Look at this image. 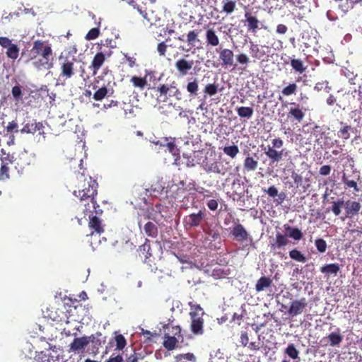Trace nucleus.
Segmentation results:
<instances>
[{
	"label": "nucleus",
	"instance_id": "obj_18",
	"mask_svg": "<svg viewBox=\"0 0 362 362\" xmlns=\"http://www.w3.org/2000/svg\"><path fill=\"white\" fill-rule=\"evenodd\" d=\"M105 59H106V57L103 52L100 51L95 54V55L94 56V57L92 60L91 65H90V68L93 70V75H95L97 74L98 70L103 66Z\"/></svg>",
	"mask_w": 362,
	"mask_h": 362
},
{
	"label": "nucleus",
	"instance_id": "obj_34",
	"mask_svg": "<svg viewBox=\"0 0 362 362\" xmlns=\"http://www.w3.org/2000/svg\"><path fill=\"white\" fill-rule=\"evenodd\" d=\"M165 141L166 143H159V141L156 142V144L157 145H160V146H165L168 149L169 152L171 153L173 155L175 156L176 154H178L179 150L177 149L174 139H171L170 141H168V139L165 138Z\"/></svg>",
	"mask_w": 362,
	"mask_h": 362
},
{
	"label": "nucleus",
	"instance_id": "obj_52",
	"mask_svg": "<svg viewBox=\"0 0 362 362\" xmlns=\"http://www.w3.org/2000/svg\"><path fill=\"white\" fill-rule=\"evenodd\" d=\"M228 274V272L221 269L215 268L213 269L211 276L215 279L225 278Z\"/></svg>",
	"mask_w": 362,
	"mask_h": 362
},
{
	"label": "nucleus",
	"instance_id": "obj_44",
	"mask_svg": "<svg viewBox=\"0 0 362 362\" xmlns=\"http://www.w3.org/2000/svg\"><path fill=\"white\" fill-rule=\"evenodd\" d=\"M298 89V86L296 83H289L287 86L284 87L282 90L281 93L284 96H289L293 94H296Z\"/></svg>",
	"mask_w": 362,
	"mask_h": 362
},
{
	"label": "nucleus",
	"instance_id": "obj_63",
	"mask_svg": "<svg viewBox=\"0 0 362 362\" xmlns=\"http://www.w3.org/2000/svg\"><path fill=\"white\" fill-rule=\"evenodd\" d=\"M206 205L210 210L215 211L218 208V203L215 199H211L207 202Z\"/></svg>",
	"mask_w": 362,
	"mask_h": 362
},
{
	"label": "nucleus",
	"instance_id": "obj_28",
	"mask_svg": "<svg viewBox=\"0 0 362 362\" xmlns=\"http://www.w3.org/2000/svg\"><path fill=\"white\" fill-rule=\"evenodd\" d=\"M250 53L254 59H261L264 55L265 52L259 47V45L250 42Z\"/></svg>",
	"mask_w": 362,
	"mask_h": 362
},
{
	"label": "nucleus",
	"instance_id": "obj_10",
	"mask_svg": "<svg viewBox=\"0 0 362 362\" xmlns=\"http://www.w3.org/2000/svg\"><path fill=\"white\" fill-rule=\"evenodd\" d=\"M288 243L289 240L286 235L277 233L274 242L270 245V250L274 254L283 256V254L279 251V250L286 246Z\"/></svg>",
	"mask_w": 362,
	"mask_h": 362
},
{
	"label": "nucleus",
	"instance_id": "obj_58",
	"mask_svg": "<svg viewBox=\"0 0 362 362\" xmlns=\"http://www.w3.org/2000/svg\"><path fill=\"white\" fill-rule=\"evenodd\" d=\"M264 192H267V194L271 197H275L278 195V189L274 185L269 187L267 189H263Z\"/></svg>",
	"mask_w": 362,
	"mask_h": 362
},
{
	"label": "nucleus",
	"instance_id": "obj_23",
	"mask_svg": "<svg viewBox=\"0 0 362 362\" xmlns=\"http://www.w3.org/2000/svg\"><path fill=\"white\" fill-rule=\"evenodd\" d=\"M187 91L189 95L194 98L197 96L199 91V81L197 78H190L186 85Z\"/></svg>",
	"mask_w": 362,
	"mask_h": 362
},
{
	"label": "nucleus",
	"instance_id": "obj_50",
	"mask_svg": "<svg viewBox=\"0 0 362 362\" xmlns=\"http://www.w3.org/2000/svg\"><path fill=\"white\" fill-rule=\"evenodd\" d=\"M21 132L23 134H35V129H34V120L28 121L25 123L23 127L21 130Z\"/></svg>",
	"mask_w": 362,
	"mask_h": 362
},
{
	"label": "nucleus",
	"instance_id": "obj_9",
	"mask_svg": "<svg viewBox=\"0 0 362 362\" xmlns=\"http://www.w3.org/2000/svg\"><path fill=\"white\" fill-rule=\"evenodd\" d=\"M157 90L160 93V96H167L168 94L169 97H175L178 100L182 99V93L177 88V83L175 81L170 84L160 85L157 88Z\"/></svg>",
	"mask_w": 362,
	"mask_h": 362
},
{
	"label": "nucleus",
	"instance_id": "obj_21",
	"mask_svg": "<svg viewBox=\"0 0 362 362\" xmlns=\"http://www.w3.org/2000/svg\"><path fill=\"white\" fill-rule=\"evenodd\" d=\"M291 105L294 107H291L289 109L288 117L293 118L298 122H300L305 117V112L298 104L291 103Z\"/></svg>",
	"mask_w": 362,
	"mask_h": 362
},
{
	"label": "nucleus",
	"instance_id": "obj_56",
	"mask_svg": "<svg viewBox=\"0 0 362 362\" xmlns=\"http://www.w3.org/2000/svg\"><path fill=\"white\" fill-rule=\"evenodd\" d=\"M237 62L242 65H247L250 63V58L245 53H240L236 55Z\"/></svg>",
	"mask_w": 362,
	"mask_h": 362
},
{
	"label": "nucleus",
	"instance_id": "obj_53",
	"mask_svg": "<svg viewBox=\"0 0 362 362\" xmlns=\"http://www.w3.org/2000/svg\"><path fill=\"white\" fill-rule=\"evenodd\" d=\"M100 35V30L98 28H91L86 35V40H93L96 39Z\"/></svg>",
	"mask_w": 362,
	"mask_h": 362
},
{
	"label": "nucleus",
	"instance_id": "obj_47",
	"mask_svg": "<svg viewBox=\"0 0 362 362\" xmlns=\"http://www.w3.org/2000/svg\"><path fill=\"white\" fill-rule=\"evenodd\" d=\"M218 85L216 83H209L207 84L204 89V93L210 96H213L218 93Z\"/></svg>",
	"mask_w": 362,
	"mask_h": 362
},
{
	"label": "nucleus",
	"instance_id": "obj_2",
	"mask_svg": "<svg viewBox=\"0 0 362 362\" xmlns=\"http://www.w3.org/2000/svg\"><path fill=\"white\" fill-rule=\"evenodd\" d=\"M77 184L76 185V189L73 192L74 195L78 198L85 197L90 200H93V198L98 194V184L97 181L89 175H85V170L82 173L76 174Z\"/></svg>",
	"mask_w": 362,
	"mask_h": 362
},
{
	"label": "nucleus",
	"instance_id": "obj_1",
	"mask_svg": "<svg viewBox=\"0 0 362 362\" xmlns=\"http://www.w3.org/2000/svg\"><path fill=\"white\" fill-rule=\"evenodd\" d=\"M29 59L37 70L52 69L54 66V52L51 44L42 40L34 41Z\"/></svg>",
	"mask_w": 362,
	"mask_h": 362
},
{
	"label": "nucleus",
	"instance_id": "obj_17",
	"mask_svg": "<svg viewBox=\"0 0 362 362\" xmlns=\"http://www.w3.org/2000/svg\"><path fill=\"white\" fill-rule=\"evenodd\" d=\"M90 338L86 336L75 338L69 345V351L79 352L83 350L90 343Z\"/></svg>",
	"mask_w": 362,
	"mask_h": 362
},
{
	"label": "nucleus",
	"instance_id": "obj_41",
	"mask_svg": "<svg viewBox=\"0 0 362 362\" xmlns=\"http://www.w3.org/2000/svg\"><path fill=\"white\" fill-rule=\"evenodd\" d=\"M223 151L225 154H226L231 158H235L238 153H239V148L236 145L225 146L223 148Z\"/></svg>",
	"mask_w": 362,
	"mask_h": 362
},
{
	"label": "nucleus",
	"instance_id": "obj_27",
	"mask_svg": "<svg viewBox=\"0 0 362 362\" xmlns=\"http://www.w3.org/2000/svg\"><path fill=\"white\" fill-rule=\"evenodd\" d=\"M178 340L175 336H169L168 334L164 336L163 346L168 351L175 349Z\"/></svg>",
	"mask_w": 362,
	"mask_h": 362
},
{
	"label": "nucleus",
	"instance_id": "obj_7",
	"mask_svg": "<svg viewBox=\"0 0 362 362\" xmlns=\"http://www.w3.org/2000/svg\"><path fill=\"white\" fill-rule=\"evenodd\" d=\"M78 199L80 200L79 207L85 216L88 214H93V212H95L96 215L103 214V210L100 209V206L97 204L95 198H93V200H90L85 197Z\"/></svg>",
	"mask_w": 362,
	"mask_h": 362
},
{
	"label": "nucleus",
	"instance_id": "obj_60",
	"mask_svg": "<svg viewBox=\"0 0 362 362\" xmlns=\"http://www.w3.org/2000/svg\"><path fill=\"white\" fill-rule=\"evenodd\" d=\"M12 44L11 40L6 37H0V45L4 48H8Z\"/></svg>",
	"mask_w": 362,
	"mask_h": 362
},
{
	"label": "nucleus",
	"instance_id": "obj_30",
	"mask_svg": "<svg viewBox=\"0 0 362 362\" xmlns=\"http://www.w3.org/2000/svg\"><path fill=\"white\" fill-rule=\"evenodd\" d=\"M236 9V1L235 0H223L222 12L226 14L232 13Z\"/></svg>",
	"mask_w": 362,
	"mask_h": 362
},
{
	"label": "nucleus",
	"instance_id": "obj_37",
	"mask_svg": "<svg viewBox=\"0 0 362 362\" xmlns=\"http://www.w3.org/2000/svg\"><path fill=\"white\" fill-rule=\"evenodd\" d=\"M327 338L332 346H338L343 340V336L339 332H332Z\"/></svg>",
	"mask_w": 362,
	"mask_h": 362
},
{
	"label": "nucleus",
	"instance_id": "obj_4",
	"mask_svg": "<svg viewBox=\"0 0 362 362\" xmlns=\"http://www.w3.org/2000/svg\"><path fill=\"white\" fill-rule=\"evenodd\" d=\"M199 163L207 173H213L224 175L227 172V168L224 167L223 164L212 156H205Z\"/></svg>",
	"mask_w": 362,
	"mask_h": 362
},
{
	"label": "nucleus",
	"instance_id": "obj_40",
	"mask_svg": "<svg viewBox=\"0 0 362 362\" xmlns=\"http://www.w3.org/2000/svg\"><path fill=\"white\" fill-rule=\"evenodd\" d=\"M198 35L199 32L197 30H190L187 35V42L189 45L192 47L195 46V43L197 42H199V40L198 39Z\"/></svg>",
	"mask_w": 362,
	"mask_h": 362
},
{
	"label": "nucleus",
	"instance_id": "obj_5",
	"mask_svg": "<svg viewBox=\"0 0 362 362\" xmlns=\"http://www.w3.org/2000/svg\"><path fill=\"white\" fill-rule=\"evenodd\" d=\"M59 61L61 70L59 78L64 80L72 78L76 73L74 64L76 59L74 57H64L62 54L59 57Z\"/></svg>",
	"mask_w": 362,
	"mask_h": 362
},
{
	"label": "nucleus",
	"instance_id": "obj_45",
	"mask_svg": "<svg viewBox=\"0 0 362 362\" xmlns=\"http://www.w3.org/2000/svg\"><path fill=\"white\" fill-rule=\"evenodd\" d=\"M175 360L176 362H183L185 360L194 361H195V356L192 353L177 354L175 356Z\"/></svg>",
	"mask_w": 362,
	"mask_h": 362
},
{
	"label": "nucleus",
	"instance_id": "obj_32",
	"mask_svg": "<svg viewBox=\"0 0 362 362\" xmlns=\"http://www.w3.org/2000/svg\"><path fill=\"white\" fill-rule=\"evenodd\" d=\"M150 241L148 239L146 240L145 243L142 245L139 246V251L144 255V262L146 263L151 262L150 257L152 256V254L150 252Z\"/></svg>",
	"mask_w": 362,
	"mask_h": 362
},
{
	"label": "nucleus",
	"instance_id": "obj_57",
	"mask_svg": "<svg viewBox=\"0 0 362 362\" xmlns=\"http://www.w3.org/2000/svg\"><path fill=\"white\" fill-rule=\"evenodd\" d=\"M1 151L2 153V156L1 157V160L3 164H4L6 163H8V164L12 163L14 161L13 156L10 155L9 153H6V151L4 149L2 148Z\"/></svg>",
	"mask_w": 362,
	"mask_h": 362
},
{
	"label": "nucleus",
	"instance_id": "obj_3",
	"mask_svg": "<svg viewBox=\"0 0 362 362\" xmlns=\"http://www.w3.org/2000/svg\"><path fill=\"white\" fill-rule=\"evenodd\" d=\"M190 312L189 313L191 323L190 329L194 335H202L204 334L203 315L204 312L200 305L194 302H189Z\"/></svg>",
	"mask_w": 362,
	"mask_h": 362
},
{
	"label": "nucleus",
	"instance_id": "obj_62",
	"mask_svg": "<svg viewBox=\"0 0 362 362\" xmlns=\"http://www.w3.org/2000/svg\"><path fill=\"white\" fill-rule=\"evenodd\" d=\"M330 172H331V166L329 165H322L320 168V171H319L320 175H325V176L329 175Z\"/></svg>",
	"mask_w": 362,
	"mask_h": 362
},
{
	"label": "nucleus",
	"instance_id": "obj_12",
	"mask_svg": "<svg viewBox=\"0 0 362 362\" xmlns=\"http://www.w3.org/2000/svg\"><path fill=\"white\" fill-rule=\"evenodd\" d=\"M244 16L245 20H243V22L245 23L247 31L254 34L257 33V30L260 29V21L250 11H245Z\"/></svg>",
	"mask_w": 362,
	"mask_h": 362
},
{
	"label": "nucleus",
	"instance_id": "obj_43",
	"mask_svg": "<svg viewBox=\"0 0 362 362\" xmlns=\"http://www.w3.org/2000/svg\"><path fill=\"white\" fill-rule=\"evenodd\" d=\"M285 354L292 359L298 358L299 351L293 344H289L288 345L287 348L285 349Z\"/></svg>",
	"mask_w": 362,
	"mask_h": 362
},
{
	"label": "nucleus",
	"instance_id": "obj_55",
	"mask_svg": "<svg viewBox=\"0 0 362 362\" xmlns=\"http://www.w3.org/2000/svg\"><path fill=\"white\" fill-rule=\"evenodd\" d=\"M7 165L8 163H6L4 164L2 163L0 168V180H6L9 178V168Z\"/></svg>",
	"mask_w": 362,
	"mask_h": 362
},
{
	"label": "nucleus",
	"instance_id": "obj_59",
	"mask_svg": "<svg viewBox=\"0 0 362 362\" xmlns=\"http://www.w3.org/2000/svg\"><path fill=\"white\" fill-rule=\"evenodd\" d=\"M157 50L160 56H165L167 50V45L164 42L158 45Z\"/></svg>",
	"mask_w": 362,
	"mask_h": 362
},
{
	"label": "nucleus",
	"instance_id": "obj_14",
	"mask_svg": "<svg viewBox=\"0 0 362 362\" xmlns=\"http://www.w3.org/2000/svg\"><path fill=\"white\" fill-rule=\"evenodd\" d=\"M216 51L219 54V59L223 66L228 67L235 66L233 59L234 53L231 49L228 48H219L216 49Z\"/></svg>",
	"mask_w": 362,
	"mask_h": 362
},
{
	"label": "nucleus",
	"instance_id": "obj_46",
	"mask_svg": "<svg viewBox=\"0 0 362 362\" xmlns=\"http://www.w3.org/2000/svg\"><path fill=\"white\" fill-rule=\"evenodd\" d=\"M341 206H344V199H339L337 202H332L331 210L335 216H339L341 212Z\"/></svg>",
	"mask_w": 362,
	"mask_h": 362
},
{
	"label": "nucleus",
	"instance_id": "obj_49",
	"mask_svg": "<svg viewBox=\"0 0 362 362\" xmlns=\"http://www.w3.org/2000/svg\"><path fill=\"white\" fill-rule=\"evenodd\" d=\"M315 245L317 251L320 253H324L327 250V245L326 241L322 238H317L315 241Z\"/></svg>",
	"mask_w": 362,
	"mask_h": 362
},
{
	"label": "nucleus",
	"instance_id": "obj_48",
	"mask_svg": "<svg viewBox=\"0 0 362 362\" xmlns=\"http://www.w3.org/2000/svg\"><path fill=\"white\" fill-rule=\"evenodd\" d=\"M351 129V127L349 125H344L343 128L340 129L338 132V136L344 140H347L350 138L349 131Z\"/></svg>",
	"mask_w": 362,
	"mask_h": 362
},
{
	"label": "nucleus",
	"instance_id": "obj_26",
	"mask_svg": "<svg viewBox=\"0 0 362 362\" xmlns=\"http://www.w3.org/2000/svg\"><path fill=\"white\" fill-rule=\"evenodd\" d=\"M144 230L148 237L152 238H156L158 235V226L151 221L147 222L144 225Z\"/></svg>",
	"mask_w": 362,
	"mask_h": 362
},
{
	"label": "nucleus",
	"instance_id": "obj_6",
	"mask_svg": "<svg viewBox=\"0 0 362 362\" xmlns=\"http://www.w3.org/2000/svg\"><path fill=\"white\" fill-rule=\"evenodd\" d=\"M272 146L268 145L264 148V153L272 163H278L283 158L284 150L277 151L276 149L282 148L284 141L281 138L278 137L272 139Z\"/></svg>",
	"mask_w": 362,
	"mask_h": 362
},
{
	"label": "nucleus",
	"instance_id": "obj_61",
	"mask_svg": "<svg viewBox=\"0 0 362 362\" xmlns=\"http://www.w3.org/2000/svg\"><path fill=\"white\" fill-rule=\"evenodd\" d=\"M240 343L243 346H247L248 345L249 342V337L246 332H243L241 333L240 335Z\"/></svg>",
	"mask_w": 362,
	"mask_h": 362
},
{
	"label": "nucleus",
	"instance_id": "obj_19",
	"mask_svg": "<svg viewBox=\"0 0 362 362\" xmlns=\"http://www.w3.org/2000/svg\"><path fill=\"white\" fill-rule=\"evenodd\" d=\"M89 228L93 230V232L100 235L104 232V228L103 225V221L98 218L96 215H89Z\"/></svg>",
	"mask_w": 362,
	"mask_h": 362
},
{
	"label": "nucleus",
	"instance_id": "obj_33",
	"mask_svg": "<svg viewBox=\"0 0 362 362\" xmlns=\"http://www.w3.org/2000/svg\"><path fill=\"white\" fill-rule=\"evenodd\" d=\"M291 66L296 72L299 74H303L306 70V66L300 59H292L291 60Z\"/></svg>",
	"mask_w": 362,
	"mask_h": 362
},
{
	"label": "nucleus",
	"instance_id": "obj_31",
	"mask_svg": "<svg viewBox=\"0 0 362 362\" xmlns=\"http://www.w3.org/2000/svg\"><path fill=\"white\" fill-rule=\"evenodd\" d=\"M244 169L246 171H255L258 166V161L252 156H247L244 160Z\"/></svg>",
	"mask_w": 362,
	"mask_h": 362
},
{
	"label": "nucleus",
	"instance_id": "obj_13",
	"mask_svg": "<svg viewBox=\"0 0 362 362\" xmlns=\"http://www.w3.org/2000/svg\"><path fill=\"white\" fill-rule=\"evenodd\" d=\"M308 306V301L305 298L294 300L291 303L288 313L292 317L300 315Z\"/></svg>",
	"mask_w": 362,
	"mask_h": 362
},
{
	"label": "nucleus",
	"instance_id": "obj_24",
	"mask_svg": "<svg viewBox=\"0 0 362 362\" xmlns=\"http://www.w3.org/2000/svg\"><path fill=\"white\" fill-rule=\"evenodd\" d=\"M206 40L208 45L216 47L219 45V38L213 28H209L206 32Z\"/></svg>",
	"mask_w": 362,
	"mask_h": 362
},
{
	"label": "nucleus",
	"instance_id": "obj_42",
	"mask_svg": "<svg viewBox=\"0 0 362 362\" xmlns=\"http://www.w3.org/2000/svg\"><path fill=\"white\" fill-rule=\"evenodd\" d=\"M11 93H12L13 100L16 103H18L23 100L22 87L20 85L14 86L12 88Z\"/></svg>",
	"mask_w": 362,
	"mask_h": 362
},
{
	"label": "nucleus",
	"instance_id": "obj_54",
	"mask_svg": "<svg viewBox=\"0 0 362 362\" xmlns=\"http://www.w3.org/2000/svg\"><path fill=\"white\" fill-rule=\"evenodd\" d=\"M117 349L122 350L126 346V339L122 334H118L115 337Z\"/></svg>",
	"mask_w": 362,
	"mask_h": 362
},
{
	"label": "nucleus",
	"instance_id": "obj_25",
	"mask_svg": "<svg viewBox=\"0 0 362 362\" xmlns=\"http://www.w3.org/2000/svg\"><path fill=\"white\" fill-rule=\"evenodd\" d=\"M340 270V267L337 263L326 264L320 267V272L327 276L331 274L337 275Z\"/></svg>",
	"mask_w": 362,
	"mask_h": 362
},
{
	"label": "nucleus",
	"instance_id": "obj_36",
	"mask_svg": "<svg viewBox=\"0 0 362 362\" xmlns=\"http://www.w3.org/2000/svg\"><path fill=\"white\" fill-rule=\"evenodd\" d=\"M130 81L132 82L134 87L139 88L141 90H143L147 85L146 77H139L134 76L132 77Z\"/></svg>",
	"mask_w": 362,
	"mask_h": 362
},
{
	"label": "nucleus",
	"instance_id": "obj_20",
	"mask_svg": "<svg viewBox=\"0 0 362 362\" xmlns=\"http://www.w3.org/2000/svg\"><path fill=\"white\" fill-rule=\"evenodd\" d=\"M235 239L238 241H245L248 238V233L243 225L238 223L234 226L231 231Z\"/></svg>",
	"mask_w": 362,
	"mask_h": 362
},
{
	"label": "nucleus",
	"instance_id": "obj_11",
	"mask_svg": "<svg viewBox=\"0 0 362 362\" xmlns=\"http://www.w3.org/2000/svg\"><path fill=\"white\" fill-rule=\"evenodd\" d=\"M205 216V213L201 210L197 213H192L186 216L184 218L185 226L189 228L198 227L201 225Z\"/></svg>",
	"mask_w": 362,
	"mask_h": 362
},
{
	"label": "nucleus",
	"instance_id": "obj_15",
	"mask_svg": "<svg viewBox=\"0 0 362 362\" xmlns=\"http://www.w3.org/2000/svg\"><path fill=\"white\" fill-rule=\"evenodd\" d=\"M361 207L359 202L351 199H348L346 202L344 201V208L347 218H353L358 215Z\"/></svg>",
	"mask_w": 362,
	"mask_h": 362
},
{
	"label": "nucleus",
	"instance_id": "obj_29",
	"mask_svg": "<svg viewBox=\"0 0 362 362\" xmlns=\"http://www.w3.org/2000/svg\"><path fill=\"white\" fill-rule=\"evenodd\" d=\"M285 230L288 233V235L295 240H300L303 238V233L298 228H293L288 225L284 226Z\"/></svg>",
	"mask_w": 362,
	"mask_h": 362
},
{
	"label": "nucleus",
	"instance_id": "obj_38",
	"mask_svg": "<svg viewBox=\"0 0 362 362\" xmlns=\"http://www.w3.org/2000/svg\"><path fill=\"white\" fill-rule=\"evenodd\" d=\"M289 256L292 259L305 263L307 261L305 256L298 250L293 249L289 252Z\"/></svg>",
	"mask_w": 362,
	"mask_h": 362
},
{
	"label": "nucleus",
	"instance_id": "obj_16",
	"mask_svg": "<svg viewBox=\"0 0 362 362\" xmlns=\"http://www.w3.org/2000/svg\"><path fill=\"white\" fill-rule=\"evenodd\" d=\"M194 65L193 60L180 58L175 62V67L180 76H184L189 74Z\"/></svg>",
	"mask_w": 362,
	"mask_h": 362
},
{
	"label": "nucleus",
	"instance_id": "obj_64",
	"mask_svg": "<svg viewBox=\"0 0 362 362\" xmlns=\"http://www.w3.org/2000/svg\"><path fill=\"white\" fill-rule=\"evenodd\" d=\"M291 177L293 180V182L296 185H299L301 184L303 178L302 176L296 172H293L291 175Z\"/></svg>",
	"mask_w": 362,
	"mask_h": 362
},
{
	"label": "nucleus",
	"instance_id": "obj_8",
	"mask_svg": "<svg viewBox=\"0 0 362 362\" xmlns=\"http://www.w3.org/2000/svg\"><path fill=\"white\" fill-rule=\"evenodd\" d=\"M93 89L96 90L93 95V98L96 101H101L106 97H111L115 93L113 85L108 81L107 84L103 83L101 86L93 85Z\"/></svg>",
	"mask_w": 362,
	"mask_h": 362
},
{
	"label": "nucleus",
	"instance_id": "obj_51",
	"mask_svg": "<svg viewBox=\"0 0 362 362\" xmlns=\"http://www.w3.org/2000/svg\"><path fill=\"white\" fill-rule=\"evenodd\" d=\"M341 180L346 187L354 188V191L356 192L360 191V189L358 187L357 182L354 180H349L345 175L342 176Z\"/></svg>",
	"mask_w": 362,
	"mask_h": 362
},
{
	"label": "nucleus",
	"instance_id": "obj_35",
	"mask_svg": "<svg viewBox=\"0 0 362 362\" xmlns=\"http://www.w3.org/2000/svg\"><path fill=\"white\" fill-rule=\"evenodd\" d=\"M236 112L240 117L249 119L252 116L254 110L250 107L242 106L236 108Z\"/></svg>",
	"mask_w": 362,
	"mask_h": 362
},
{
	"label": "nucleus",
	"instance_id": "obj_22",
	"mask_svg": "<svg viewBox=\"0 0 362 362\" xmlns=\"http://www.w3.org/2000/svg\"><path fill=\"white\" fill-rule=\"evenodd\" d=\"M272 284V280L267 276H262L259 279L255 284V290L259 293L267 288H269Z\"/></svg>",
	"mask_w": 362,
	"mask_h": 362
},
{
	"label": "nucleus",
	"instance_id": "obj_39",
	"mask_svg": "<svg viewBox=\"0 0 362 362\" xmlns=\"http://www.w3.org/2000/svg\"><path fill=\"white\" fill-rule=\"evenodd\" d=\"M6 56L11 59H16L19 55V48L17 45L11 44L8 48L6 51Z\"/></svg>",
	"mask_w": 362,
	"mask_h": 362
}]
</instances>
